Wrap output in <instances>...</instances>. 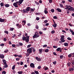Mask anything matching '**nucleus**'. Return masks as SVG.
<instances>
[{
    "instance_id": "f257e3e1",
    "label": "nucleus",
    "mask_w": 74,
    "mask_h": 74,
    "mask_svg": "<svg viewBox=\"0 0 74 74\" xmlns=\"http://www.w3.org/2000/svg\"><path fill=\"white\" fill-rule=\"evenodd\" d=\"M65 10H71V11H74V8H73V7L70 6V5H66L65 6Z\"/></svg>"
},
{
    "instance_id": "f03ea898",
    "label": "nucleus",
    "mask_w": 74,
    "mask_h": 74,
    "mask_svg": "<svg viewBox=\"0 0 74 74\" xmlns=\"http://www.w3.org/2000/svg\"><path fill=\"white\" fill-rule=\"evenodd\" d=\"M29 36H27L26 37L24 36L23 37L22 40L23 41L25 40L26 42H28L29 41Z\"/></svg>"
},
{
    "instance_id": "7ed1b4c3",
    "label": "nucleus",
    "mask_w": 74,
    "mask_h": 74,
    "mask_svg": "<svg viewBox=\"0 0 74 74\" xmlns=\"http://www.w3.org/2000/svg\"><path fill=\"white\" fill-rule=\"evenodd\" d=\"M18 2L16 1V2L14 3L13 4V5L15 7H18Z\"/></svg>"
},
{
    "instance_id": "20e7f679",
    "label": "nucleus",
    "mask_w": 74,
    "mask_h": 74,
    "mask_svg": "<svg viewBox=\"0 0 74 74\" xmlns=\"http://www.w3.org/2000/svg\"><path fill=\"white\" fill-rule=\"evenodd\" d=\"M27 53H29V54H30L31 53H32V51L31 48L28 49L27 50Z\"/></svg>"
},
{
    "instance_id": "39448f33",
    "label": "nucleus",
    "mask_w": 74,
    "mask_h": 74,
    "mask_svg": "<svg viewBox=\"0 0 74 74\" xmlns=\"http://www.w3.org/2000/svg\"><path fill=\"white\" fill-rule=\"evenodd\" d=\"M40 37V36L39 35H37V34H35L34 36H33V38H38V37Z\"/></svg>"
},
{
    "instance_id": "423d86ee",
    "label": "nucleus",
    "mask_w": 74,
    "mask_h": 74,
    "mask_svg": "<svg viewBox=\"0 0 74 74\" xmlns=\"http://www.w3.org/2000/svg\"><path fill=\"white\" fill-rule=\"evenodd\" d=\"M30 66L31 67H32V68H34L35 66H34V64L33 63H31L30 64Z\"/></svg>"
},
{
    "instance_id": "0eeeda50",
    "label": "nucleus",
    "mask_w": 74,
    "mask_h": 74,
    "mask_svg": "<svg viewBox=\"0 0 74 74\" xmlns=\"http://www.w3.org/2000/svg\"><path fill=\"white\" fill-rule=\"evenodd\" d=\"M36 60H37V61H38V62H40V61L41 60V58H39L37 57H36Z\"/></svg>"
},
{
    "instance_id": "6e6552de",
    "label": "nucleus",
    "mask_w": 74,
    "mask_h": 74,
    "mask_svg": "<svg viewBox=\"0 0 74 74\" xmlns=\"http://www.w3.org/2000/svg\"><path fill=\"white\" fill-rule=\"evenodd\" d=\"M31 8H30V7H28L27 8L26 10V11H27V12H29V11H30V9Z\"/></svg>"
},
{
    "instance_id": "1a4fd4ad",
    "label": "nucleus",
    "mask_w": 74,
    "mask_h": 74,
    "mask_svg": "<svg viewBox=\"0 0 74 74\" xmlns=\"http://www.w3.org/2000/svg\"><path fill=\"white\" fill-rule=\"evenodd\" d=\"M69 31L71 33H72V34L73 35H74V32L73 30H71V29H69Z\"/></svg>"
},
{
    "instance_id": "9d476101",
    "label": "nucleus",
    "mask_w": 74,
    "mask_h": 74,
    "mask_svg": "<svg viewBox=\"0 0 74 74\" xmlns=\"http://www.w3.org/2000/svg\"><path fill=\"white\" fill-rule=\"evenodd\" d=\"M0 58L1 59H4V55L3 54H0Z\"/></svg>"
},
{
    "instance_id": "9b49d317",
    "label": "nucleus",
    "mask_w": 74,
    "mask_h": 74,
    "mask_svg": "<svg viewBox=\"0 0 74 74\" xmlns=\"http://www.w3.org/2000/svg\"><path fill=\"white\" fill-rule=\"evenodd\" d=\"M56 10H57L58 12H62V10L59 8H57Z\"/></svg>"
},
{
    "instance_id": "f8f14e48",
    "label": "nucleus",
    "mask_w": 74,
    "mask_h": 74,
    "mask_svg": "<svg viewBox=\"0 0 74 74\" xmlns=\"http://www.w3.org/2000/svg\"><path fill=\"white\" fill-rule=\"evenodd\" d=\"M5 21L4 19H2L1 18H0V22H4Z\"/></svg>"
},
{
    "instance_id": "ddd939ff",
    "label": "nucleus",
    "mask_w": 74,
    "mask_h": 74,
    "mask_svg": "<svg viewBox=\"0 0 74 74\" xmlns=\"http://www.w3.org/2000/svg\"><path fill=\"white\" fill-rule=\"evenodd\" d=\"M23 1L22 0H19L18 1V3H19V4H22V3H23Z\"/></svg>"
},
{
    "instance_id": "4468645a",
    "label": "nucleus",
    "mask_w": 74,
    "mask_h": 74,
    "mask_svg": "<svg viewBox=\"0 0 74 74\" xmlns=\"http://www.w3.org/2000/svg\"><path fill=\"white\" fill-rule=\"evenodd\" d=\"M64 45L65 47H67V46H69V44L66 42L64 43Z\"/></svg>"
},
{
    "instance_id": "2eb2a0df",
    "label": "nucleus",
    "mask_w": 74,
    "mask_h": 74,
    "mask_svg": "<svg viewBox=\"0 0 74 74\" xmlns=\"http://www.w3.org/2000/svg\"><path fill=\"white\" fill-rule=\"evenodd\" d=\"M42 49H39V53L40 54H41V53H42Z\"/></svg>"
},
{
    "instance_id": "dca6fc26",
    "label": "nucleus",
    "mask_w": 74,
    "mask_h": 74,
    "mask_svg": "<svg viewBox=\"0 0 74 74\" xmlns=\"http://www.w3.org/2000/svg\"><path fill=\"white\" fill-rule=\"evenodd\" d=\"M64 39H60V40L61 42H65V40Z\"/></svg>"
},
{
    "instance_id": "f3484780",
    "label": "nucleus",
    "mask_w": 74,
    "mask_h": 74,
    "mask_svg": "<svg viewBox=\"0 0 74 74\" xmlns=\"http://www.w3.org/2000/svg\"><path fill=\"white\" fill-rule=\"evenodd\" d=\"M53 26L54 27H56V26H57V24H56V23H55L53 25Z\"/></svg>"
},
{
    "instance_id": "a211bd4d",
    "label": "nucleus",
    "mask_w": 74,
    "mask_h": 74,
    "mask_svg": "<svg viewBox=\"0 0 74 74\" xmlns=\"http://www.w3.org/2000/svg\"><path fill=\"white\" fill-rule=\"evenodd\" d=\"M45 52H46L47 53V52H49V49H45Z\"/></svg>"
},
{
    "instance_id": "6ab92c4d",
    "label": "nucleus",
    "mask_w": 74,
    "mask_h": 74,
    "mask_svg": "<svg viewBox=\"0 0 74 74\" xmlns=\"http://www.w3.org/2000/svg\"><path fill=\"white\" fill-rule=\"evenodd\" d=\"M5 6V7H10V5L8 4H6Z\"/></svg>"
},
{
    "instance_id": "aec40b11",
    "label": "nucleus",
    "mask_w": 74,
    "mask_h": 74,
    "mask_svg": "<svg viewBox=\"0 0 74 74\" xmlns=\"http://www.w3.org/2000/svg\"><path fill=\"white\" fill-rule=\"evenodd\" d=\"M0 5H1V7H3L4 6V3H1L0 4Z\"/></svg>"
},
{
    "instance_id": "412c9836",
    "label": "nucleus",
    "mask_w": 74,
    "mask_h": 74,
    "mask_svg": "<svg viewBox=\"0 0 74 74\" xmlns=\"http://www.w3.org/2000/svg\"><path fill=\"white\" fill-rule=\"evenodd\" d=\"M18 73L19 74H22V73H23V72L22 71H18Z\"/></svg>"
},
{
    "instance_id": "4be33fe9",
    "label": "nucleus",
    "mask_w": 74,
    "mask_h": 74,
    "mask_svg": "<svg viewBox=\"0 0 74 74\" xmlns=\"http://www.w3.org/2000/svg\"><path fill=\"white\" fill-rule=\"evenodd\" d=\"M61 49V48L60 47H59L57 49L56 51H60Z\"/></svg>"
},
{
    "instance_id": "5701e85b",
    "label": "nucleus",
    "mask_w": 74,
    "mask_h": 74,
    "mask_svg": "<svg viewBox=\"0 0 74 74\" xmlns=\"http://www.w3.org/2000/svg\"><path fill=\"white\" fill-rule=\"evenodd\" d=\"M64 56H63L61 55H60V58L61 59H62L63 58Z\"/></svg>"
},
{
    "instance_id": "b1692460",
    "label": "nucleus",
    "mask_w": 74,
    "mask_h": 74,
    "mask_svg": "<svg viewBox=\"0 0 74 74\" xmlns=\"http://www.w3.org/2000/svg\"><path fill=\"white\" fill-rule=\"evenodd\" d=\"M15 68V65H14L12 67V70H14Z\"/></svg>"
},
{
    "instance_id": "393cba45",
    "label": "nucleus",
    "mask_w": 74,
    "mask_h": 74,
    "mask_svg": "<svg viewBox=\"0 0 74 74\" xmlns=\"http://www.w3.org/2000/svg\"><path fill=\"white\" fill-rule=\"evenodd\" d=\"M60 6L61 8H63V4L60 3Z\"/></svg>"
},
{
    "instance_id": "a878e982",
    "label": "nucleus",
    "mask_w": 74,
    "mask_h": 74,
    "mask_svg": "<svg viewBox=\"0 0 74 74\" xmlns=\"http://www.w3.org/2000/svg\"><path fill=\"white\" fill-rule=\"evenodd\" d=\"M14 29V28H11L10 29V31H13Z\"/></svg>"
},
{
    "instance_id": "bb28decb",
    "label": "nucleus",
    "mask_w": 74,
    "mask_h": 74,
    "mask_svg": "<svg viewBox=\"0 0 74 74\" xmlns=\"http://www.w3.org/2000/svg\"><path fill=\"white\" fill-rule=\"evenodd\" d=\"M3 67L5 68H7V67H8V65H7V64H6L4 66H3Z\"/></svg>"
},
{
    "instance_id": "cd10ccee",
    "label": "nucleus",
    "mask_w": 74,
    "mask_h": 74,
    "mask_svg": "<svg viewBox=\"0 0 74 74\" xmlns=\"http://www.w3.org/2000/svg\"><path fill=\"white\" fill-rule=\"evenodd\" d=\"M23 12H26V13L27 12V11L26 9H24L23 10Z\"/></svg>"
},
{
    "instance_id": "c85d7f7f",
    "label": "nucleus",
    "mask_w": 74,
    "mask_h": 74,
    "mask_svg": "<svg viewBox=\"0 0 74 74\" xmlns=\"http://www.w3.org/2000/svg\"><path fill=\"white\" fill-rule=\"evenodd\" d=\"M56 63H57V62L56 61H55L53 62V64H54V65L56 64Z\"/></svg>"
},
{
    "instance_id": "c756f323",
    "label": "nucleus",
    "mask_w": 74,
    "mask_h": 74,
    "mask_svg": "<svg viewBox=\"0 0 74 74\" xmlns=\"http://www.w3.org/2000/svg\"><path fill=\"white\" fill-rule=\"evenodd\" d=\"M34 72L35 73V74H39L38 72V71H34Z\"/></svg>"
},
{
    "instance_id": "7c9ffc66",
    "label": "nucleus",
    "mask_w": 74,
    "mask_h": 74,
    "mask_svg": "<svg viewBox=\"0 0 74 74\" xmlns=\"http://www.w3.org/2000/svg\"><path fill=\"white\" fill-rule=\"evenodd\" d=\"M36 14L37 15H40L41 14V13H36Z\"/></svg>"
},
{
    "instance_id": "2f4dec72",
    "label": "nucleus",
    "mask_w": 74,
    "mask_h": 74,
    "mask_svg": "<svg viewBox=\"0 0 74 74\" xmlns=\"http://www.w3.org/2000/svg\"><path fill=\"white\" fill-rule=\"evenodd\" d=\"M51 33L52 34H54V33H55V31L54 30H53L51 31Z\"/></svg>"
},
{
    "instance_id": "473e14b6",
    "label": "nucleus",
    "mask_w": 74,
    "mask_h": 74,
    "mask_svg": "<svg viewBox=\"0 0 74 74\" xmlns=\"http://www.w3.org/2000/svg\"><path fill=\"white\" fill-rule=\"evenodd\" d=\"M19 45L20 46H22L23 45V43L21 42H19Z\"/></svg>"
},
{
    "instance_id": "72a5a7b5",
    "label": "nucleus",
    "mask_w": 74,
    "mask_h": 74,
    "mask_svg": "<svg viewBox=\"0 0 74 74\" xmlns=\"http://www.w3.org/2000/svg\"><path fill=\"white\" fill-rule=\"evenodd\" d=\"M53 18L54 19H57V18H58V17H57V16H54L53 17Z\"/></svg>"
},
{
    "instance_id": "f704fd0d",
    "label": "nucleus",
    "mask_w": 74,
    "mask_h": 74,
    "mask_svg": "<svg viewBox=\"0 0 74 74\" xmlns=\"http://www.w3.org/2000/svg\"><path fill=\"white\" fill-rule=\"evenodd\" d=\"M61 39H64V35L61 36Z\"/></svg>"
},
{
    "instance_id": "c9c22d12",
    "label": "nucleus",
    "mask_w": 74,
    "mask_h": 74,
    "mask_svg": "<svg viewBox=\"0 0 74 74\" xmlns=\"http://www.w3.org/2000/svg\"><path fill=\"white\" fill-rule=\"evenodd\" d=\"M34 11V10L33 8H31V10H30V11H31V12H33Z\"/></svg>"
},
{
    "instance_id": "e433bc0d",
    "label": "nucleus",
    "mask_w": 74,
    "mask_h": 74,
    "mask_svg": "<svg viewBox=\"0 0 74 74\" xmlns=\"http://www.w3.org/2000/svg\"><path fill=\"white\" fill-rule=\"evenodd\" d=\"M47 47V45H45L43 46V48Z\"/></svg>"
},
{
    "instance_id": "4c0bfd02",
    "label": "nucleus",
    "mask_w": 74,
    "mask_h": 74,
    "mask_svg": "<svg viewBox=\"0 0 74 74\" xmlns=\"http://www.w3.org/2000/svg\"><path fill=\"white\" fill-rule=\"evenodd\" d=\"M4 33H6V34H8V32L7 31H4Z\"/></svg>"
},
{
    "instance_id": "58836bf2",
    "label": "nucleus",
    "mask_w": 74,
    "mask_h": 74,
    "mask_svg": "<svg viewBox=\"0 0 74 74\" xmlns=\"http://www.w3.org/2000/svg\"><path fill=\"white\" fill-rule=\"evenodd\" d=\"M51 11L52 12H54V9H51Z\"/></svg>"
},
{
    "instance_id": "ea45409f",
    "label": "nucleus",
    "mask_w": 74,
    "mask_h": 74,
    "mask_svg": "<svg viewBox=\"0 0 74 74\" xmlns=\"http://www.w3.org/2000/svg\"><path fill=\"white\" fill-rule=\"evenodd\" d=\"M8 50H5L4 51L5 53H7L8 52Z\"/></svg>"
},
{
    "instance_id": "a19ab883",
    "label": "nucleus",
    "mask_w": 74,
    "mask_h": 74,
    "mask_svg": "<svg viewBox=\"0 0 74 74\" xmlns=\"http://www.w3.org/2000/svg\"><path fill=\"white\" fill-rule=\"evenodd\" d=\"M16 60L17 61H18V60H20V58H16Z\"/></svg>"
},
{
    "instance_id": "79ce46f5",
    "label": "nucleus",
    "mask_w": 74,
    "mask_h": 74,
    "mask_svg": "<svg viewBox=\"0 0 74 74\" xmlns=\"http://www.w3.org/2000/svg\"><path fill=\"white\" fill-rule=\"evenodd\" d=\"M44 12H45V14H47L48 13V12L45 10Z\"/></svg>"
},
{
    "instance_id": "37998d69",
    "label": "nucleus",
    "mask_w": 74,
    "mask_h": 74,
    "mask_svg": "<svg viewBox=\"0 0 74 74\" xmlns=\"http://www.w3.org/2000/svg\"><path fill=\"white\" fill-rule=\"evenodd\" d=\"M2 74H6V72H5V71H3L2 72Z\"/></svg>"
},
{
    "instance_id": "c03bdc74",
    "label": "nucleus",
    "mask_w": 74,
    "mask_h": 74,
    "mask_svg": "<svg viewBox=\"0 0 74 74\" xmlns=\"http://www.w3.org/2000/svg\"><path fill=\"white\" fill-rule=\"evenodd\" d=\"M48 67H46L45 68V70H48Z\"/></svg>"
},
{
    "instance_id": "a18cd8bd",
    "label": "nucleus",
    "mask_w": 74,
    "mask_h": 74,
    "mask_svg": "<svg viewBox=\"0 0 74 74\" xmlns=\"http://www.w3.org/2000/svg\"><path fill=\"white\" fill-rule=\"evenodd\" d=\"M12 47H13L14 48H15V44H12Z\"/></svg>"
},
{
    "instance_id": "49530a36",
    "label": "nucleus",
    "mask_w": 74,
    "mask_h": 74,
    "mask_svg": "<svg viewBox=\"0 0 74 74\" xmlns=\"http://www.w3.org/2000/svg\"><path fill=\"white\" fill-rule=\"evenodd\" d=\"M23 23H24V25H25L26 24V21H22Z\"/></svg>"
},
{
    "instance_id": "de8ad7c7",
    "label": "nucleus",
    "mask_w": 74,
    "mask_h": 74,
    "mask_svg": "<svg viewBox=\"0 0 74 74\" xmlns=\"http://www.w3.org/2000/svg\"><path fill=\"white\" fill-rule=\"evenodd\" d=\"M53 47L54 48H58V47L55 46H53Z\"/></svg>"
},
{
    "instance_id": "09e8293b",
    "label": "nucleus",
    "mask_w": 74,
    "mask_h": 74,
    "mask_svg": "<svg viewBox=\"0 0 74 74\" xmlns=\"http://www.w3.org/2000/svg\"><path fill=\"white\" fill-rule=\"evenodd\" d=\"M71 54H70L69 55H68V56L69 58H70L71 57Z\"/></svg>"
},
{
    "instance_id": "8fccbe9b",
    "label": "nucleus",
    "mask_w": 74,
    "mask_h": 74,
    "mask_svg": "<svg viewBox=\"0 0 74 74\" xmlns=\"http://www.w3.org/2000/svg\"><path fill=\"white\" fill-rule=\"evenodd\" d=\"M39 33L40 35L42 34L43 33H42V32H41V31H40Z\"/></svg>"
},
{
    "instance_id": "3c124183",
    "label": "nucleus",
    "mask_w": 74,
    "mask_h": 74,
    "mask_svg": "<svg viewBox=\"0 0 74 74\" xmlns=\"http://www.w3.org/2000/svg\"><path fill=\"white\" fill-rule=\"evenodd\" d=\"M47 28H45L43 29H42L43 30H44V31H45V30H47Z\"/></svg>"
},
{
    "instance_id": "603ef678",
    "label": "nucleus",
    "mask_w": 74,
    "mask_h": 74,
    "mask_svg": "<svg viewBox=\"0 0 74 74\" xmlns=\"http://www.w3.org/2000/svg\"><path fill=\"white\" fill-rule=\"evenodd\" d=\"M39 3H40V4H42V1L40 0L39 1Z\"/></svg>"
},
{
    "instance_id": "864d4df0",
    "label": "nucleus",
    "mask_w": 74,
    "mask_h": 74,
    "mask_svg": "<svg viewBox=\"0 0 74 74\" xmlns=\"http://www.w3.org/2000/svg\"><path fill=\"white\" fill-rule=\"evenodd\" d=\"M31 46V45H28L27 46V48H30V46Z\"/></svg>"
},
{
    "instance_id": "5fc2aeb1",
    "label": "nucleus",
    "mask_w": 74,
    "mask_h": 74,
    "mask_svg": "<svg viewBox=\"0 0 74 74\" xmlns=\"http://www.w3.org/2000/svg\"><path fill=\"white\" fill-rule=\"evenodd\" d=\"M0 46L1 47H3V46H4V44H2L0 45Z\"/></svg>"
},
{
    "instance_id": "6e6d98bb",
    "label": "nucleus",
    "mask_w": 74,
    "mask_h": 74,
    "mask_svg": "<svg viewBox=\"0 0 74 74\" xmlns=\"http://www.w3.org/2000/svg\"><path fill=\"white\" fill-rule=\"evenodd\" d=\"M62 32H63V33H66V32H65V31H64V30H62Z\"/></svg>"
},
{
    "instance_id": "4d7b16f0",
    "label": "nucleus",
    "mask_w": 74,
    "mask_h": 74,
    "mask_svg": "<svg viewBox=\"0 0 74 74\" xmlns=\"http://www.w3.org/2000/svg\"><path fill=\"white\" fill-rule=\"evenodd\" d=\"M3 41H7V39L5 38H4Z\"/></svg>"
},
{
    "instance_id": "13d9d810",
    "label": "nucleus",
    "mask_w": 74,
    "mask_h": 74,
    "mask_svg": "<svg viewBox=\"0 0 74 74\" xmlns=\"http://www.w3.org/2000/svg\"><path fill=\"white\" fill-rule=\"evenodd\" d=\"M36 20L37 21H38V20H40V18L39 17H37L36 18Z\"/></svg>"
},
{
    "instance_id": "bf43d9fd",
    "label": "nucleus",
    "mask_w": 74,
    "mask_h": 74,
    "mask_svg": "<svg viewBox=\"0 0 74 74\" xmlns=\"http://www.w3.org/2000/svg\"><path fill=\"white\" fill-rule=\"evenodd\" d=\"M15 36H16V35H15V34H14L13 35V36H12V37H13V38H14L15 37Z\"/></svg>"
},
{
    "instance_id": "052dcab7",
    "label": "nucleus",
    "mask_w": 74,
    "mask_h": 74,
    "mask_svg": "<svg viewBox=\"0 0 74 74\" xmlns=\"http://www.w3.org/2000/svg\"><path fill=\"white\" fill-rule=\"evenodd\" d=\"M69 26H73V24L71 23L69 24Z\"/></svg>"
},
{
    "instance_id": "680f3d73",
    "label": "nucleus",
    "mask_w": 74,
    "mask_h": 74,
    "mask_svg": "<svg viewBox=\"0 0 74 74\" xmlns=\"http://www.w3.org/2000/svg\"><path fill=\"white\" fill-rule=\"evenodd\" d=\"M33 51L34 52L36 51V49L33 48Z\"/></svg>"
},
{
    "instance_id": "e2e57ef3",
    "label": "nucleus",
    "mask_w": 74,
    "mask_h": 74,
    "mask_svg": "<svg viewBox=\"0 0 74 74\" xmlns=\"http://www.w3.org/2000/svg\"><path fill=\"white\" fill-rule=\"evenodd\" d=\"M67 39L68 40H71V39L70 37H68L67 38Z\"/></svg>"
},
{
    "instance_id": "0e129e2a",
    "label": "nucleus",
    "mask_w": 74,
    "mask_h": 74,
    "mask_svg": "<svg viewBox=\"0 0 74 74\" xmlns=\"http://www.w3.org/2000/svg\"><path fill=\"white\" fill-rule=\"evenodd\" d=\"M53 54L54 55H55L56 56V55H57L56 54V53L55 52H54L53 53Z\"/></svg>"
},
{
    "instance_id": "69168bd1",
    "label": "nucleus",
    "mask_w": 74,
    "mask_h": 74,
    "mask_svg": "<svg viewBox=\"0 0 74 74\" xmlns=\"http://www.w3.org/2000/svg\"><path fill=\"white\" fill-rule=\"evenodd\" d=\"M23 62H21L20 63L21 65H23Z\"/></svg>"
},
{
    "instance_id": "338daca9",
    "label": "nucleus",
    "mask_w": 74,
    "mask_h": 74,
    "mask_svg": "<svg viewBox=\"0 0 74 74\" xmlns=\"http://www.w3.org/2000/svg\"><path fill=\"white\" fill-rule=\"evenodd\" d=\"M71 56H72L73 57H74V53H72L71 54Z\"/></svg>"
},
{
    "instance_id": "774afa93",
    "label": "nucleus",
    "mask_w": 74,
    "mask_h": 74,
    "mask_svg": "<svg viewBox=\"0 0 74 74\" xmlns=\"http://www.w3.org/2000/svg\"><path fill=\"white\" fill-rule=\"evenodd\" d=\"M44 22L45 23H47V22H48V21L47 20H45L44 21Z\"/></svg>"
}]
</instances>
